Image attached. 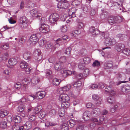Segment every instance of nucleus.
<instances>
[{"instance_id":"1","label":"nucleus","mask_w":130,"mask_h":130,"mask_svg":"<svg viewBox=\"0 0 130 130\" xmlns=\"http://www.w3.org/2000/svg\"><path fill=\"white\" fill-rule=\"evenodd\" d=\"M59 18V14L56 13L52 14L49 16V20L52 24H55Z\"/></svg>"},{"instance_id":"2","label":"nucleus","mask_w":130,"mask_h":130,"mask_svg":"<svg viewBox=\"0 0 130 130\" xmlns=\"http://www.w3.org/2000/svg\"><path fill=\"white\" fill-rule=\"evenodd\" d=\"M39 30L41 33L46 34L50 31V27L46 24L42 23L39 27Z\"/></svg>"},{"instance_id":"3","label":"nucleus","mask_w":130,"mask_h":130,"mask_svg":"<svg viewBox=\"0 0 130 130\" xmlns=\"http://www.w3.org/2000/svg\"><path fill=\"white\" fill-rule=\"evenodd\" d=\"M34 58L36 61H39L41 60L42 58V55L40 50L37 49L35 50L34 53Z\"/></svg>"},{"instance_id":"4","label":"nucleus","mask_w":130,"mask_h":130,"mask_svg":"<svg viewBox=\"0 0 130 130\" xmlns=\"http://www.w3.org/2000/svg\"><path fill=\"white\" fill-rule=\"evenodd\" d=\"M92 98L93 100L95 101L94 104L96 106H98L101 104L102 99L97 95L95 94L93 95Z\"/></svg>"},{"instance_id":"5","label":"nucleus","mask_w":130,"mask_h":130,"mask_svg":"<svg viewBox=\"0 0 130 130\" xmlns=\"http://www.w3.org/2000/svg\"><path fill=\"white\" fill-rule=\"evenodd\" d=\"M59 100L61 102L69 101V98L68 95L66 94H60L58 98Z\"/></svg>"},{"instance_id":"6","label":"nucleus","mask_w":130,"mask_h":130,"mask_svg":"<svg viewBox=\"0 0 130 130\" xmlns=\"http://www.w3.org/2000/svg\"><path fill=\"white\" fill-rule=\"evenodd\" d=\"M29 40L32 44L36 43L39 40V38L36 34H33L30 37Z\"/></svg>"},{"instance_id":"7","label":"nucleus","mask_w":130,"mask_h":130,"mask_svg":"<svg viewBox=\"0 0 130 130\" xmlns=\"http://www.w3.org/2000/svg\"><path fill=\"white\" fill-rule=\"evenodd\" d=\"M28 22V20L27 18L25 16H23L20 18V22L21 24L23 25H25V26H24V28H26L27 26V24Z\"/></svg>"},{"instance_id":"8","label":"nucleus","mask_w":130,"mask_h":130,"mask_svg":"<svg viewBox=\"0 0 130 130\" xmlns=\"http://www.w3.org/2000/svg\"><path fill=\"white\" fill-rule=\"evenodd\" d=\"M46 93L44 91H41L37 92L36 95L37 98L39 99H42L45 96Z\"/></svg>"},{"instance_id":"9","label":"nucleus","mask_w":130,"mask_h":130,"mask_svg":"<svg viewBox=\"0 0 130 130\" xmlns=\"http://www.w3.org/2000/svg\"><path fill=\"white\" fill-rule=\"evenodd\" d=\"M104 43L106 45H112L115 44V42L114 39L112 40L108 38L105 39L104 41Z\"/></svg>"},{"instance_id":"10","label":"nucleus","mask_w":130,"mask_h":130,"mask_svg":"<svg viewBox=\"0 0 130 130\" xmlns=\"http://www.w3.org/2000/svg\"><path fill=\"white\" fill-rule=\"evenodd\" d=\"M104 66L105 69H108L110 68L113 66V63L112 61H107L104 63Z\"/></svg>"},{"instance_id":"11","label":"nucleus","mask_w":130,"mask_h":130,"mask_svg":"<svg viewBox=\"0 0 130 130\" xmlns=\"http://www.w3.org/2000/svg\"><path fill=\"white\" fill-rule=\"evenodd\" d=\"M90 112L88 111H85L83 113V118L85 121H87L90 119L91 115Z\"/></svg>"},{"instance_id":"12","label":"nucleus","mask_w":130,"mask_h":130,"mask_svg":"<svg viewBox=\"0 0 130 130\" xmlns=\"http://www.w3.org/2000/svg\"><path fill=\"white\" fill-rule=\"evenodd\" d=\"M89 31L91 33V34L94 36L99 33V30L95 29V28L94 27H90L89 29Z\"/></svg>"},{"instance_id":"13","label":"nucleus","mask_w":130,"mask_h":130,"mask_svg":"<svg viewBox=\"0 0 130 130\" xmlns=\"http://www.w3.org/2000/svg\"><path fill=\"white\" fill-rule=\"evenodd\" d=\"M46 48L47 49H51L52 51H54L55 50V47H54L53 44L49 42H47L45 45Z\"/></svg>"},{"instance_id":"14","label":"nucleus","mask_w":130,"mask_h":130,"mask_svg":"<svg viewBox=\"0 0 130 130\" xmlns=\"http://www.w3.org/2000/svg\"><path fill=\"white\" fill-rule=\"evenodd\" d=\"M106 92L109 93L111 95H114L116 94V92L113 90H112L111 87L110 86H107L105 89Z\"/></svg>"},{"instance_id":"15","label":"nucleus","mask_w":130,"mask_h":130,"mask_svg":"<svg viewBox=\"0 0 130 130\" xmlns=\"http://www.w3.org/2000/svg\"><path fill=\"white\" fill-rule=\"evenodd\" d=\"M125 47V45L123 44L119 43L116 45L115 47V49L118 52H120L123 50Z\"/></svg>"},{"instance_id":"16","label":"nucleus","mask_w":130,"mask_h":130,"mask_svg":"<svg viewBox=\"0 0 130 130\" xmlns=\"http://www.w3.org/2000/svg\"><path fill=\"white\" fill-rule=\"evenodd\" d=\"M108 21L111 25L116 24L115 16H111L109 17L108 19Z\"/></svg>"},{"instance_id":"17","label":"nucleus","mask_w":130,"mask_h":130,"mask_svg":"<svg viewBox=\"0 0 130 130\" xmlns=\"http://www.w3.org/2000/svg\"><path fill=\"white\" fill-rule=\"evenodd\" d=\"M130 90V86L127 85H126L122 86L121 88V90L123 92H127Z\"/></svg>"},{"instance_id":"18","label":"nucleus","mask_w":130,"mask_h":130,"mask_svg":"<svg viewBox=\"0 0 130 130\" xmlns=\"http://www.w3.org/2000/svg\"><path fill=\"white\" fill-rule=\"evenodd\" d=\"M61 105L62 107L64 109H66L69 107L70 105V103L68 102V101L61 102Z\"/></svg>"},{"instance_id":"19","label":"nucleus","mask_w":130,"mask_h":130,"mask_svg":"<svg viewBox=\"0 0 130 130\" xmlns=\"http://www.w3.org/2000/svg\"><path fill=\"white\" fill-rule=\"evenodd\" d=\"M37 19H40V22L41 23L45 22L46 21V18L44 17L42 18V15L41 13H37V15L36 16Z\"/></svg>"},{"instance_id":"20","label":"nucleus","mask_w":130,"mask_h":130,"mask_svg":"<svg viewBox=\"0 0 130 130\" xmlns=\"http://www.w3.org/2000/svg\"><path fill=\"white\" fill-rule=\"evenodd\" d=\"M23 57L25 60H30L31 59V57L29 52H25L23 54Z\"/></svg>"},{"instance_id":"21","label":"nucleus","mask_w":130,"mask_h":130,"mask_svg":"<svg viewBox=\"0 0 130 130\" xmlns=\"http://www.w3.org/2000/svg\"><path fill=\"white\" fill-rule=\"evenodd\" d=\"M42 107L41 106H38L34 108H33V110L34 113L36 114L39 112V111H40L42 109Z\"/></svg>"},{"instance_id":"22","label":"nucleus","mask_w":130,"mask_h":130,"mask_svg":"<svg viewBox=\"0 0 130 130\" xmlns=\"http://www.w3.org/2000/svg\"><path fill=\"white\" fill-rule=\"evenodd\" d=\"M46 115L45 111L44 110H41L38 114V116L39 118L42 119Z\"/></svg>"},{"instance_id":"23","label":"nucleus","mask_w":130,"mask_h":130,"mask_svg":"<svg viewBox=\"0 0 130 130\" xmlns=\"http://www.w3.org/2000/svg\"><path fill=\"white\" fill-rule=\"evenodd\" d=\"M14 121L15 123H19L22 120V118L19 116H15L13 117Z\"/></svg>"},{"instance_id":"24","label":"nucleus","mask_w":130,"mask_h":130,"mask_svg":"<svg viewBox=\"0 0 130 130\" xmlns=\"http://www.w3.org/2000/svg\"><path fill=\"white\" fill-rule=\"evenodd\" d=\"M68 125L71 128L73 127L75 124V120L73 119H70L67 121Z\"/></svg>"},{"instance_id":"25","label":"nucleus","mask_w":130,"mask_h":130,"mask_svg":"<svg viewBox=\"0 0 130 130\" xmlns=\"http://www.w3.org/2000/svg\"><path fill=\"white\" fill-rule=\"evenodd\" d=\"M40 79L37 76L34 77L31 80V83L34 85H36L40 82Z\"/></svg>"},{"instance_id":"26","label":"nucleus","mask_w":130,"mask_h":130,"mask_svg":"<svg viewBox=\"0 0 130 130\" xmlns=\"http://www.w3.org/2000/svg\"><path fill=\"white\" fill-rule=\"evenodd\" d=\"M17 63V60L14 58H10L8 60V63L10 66L15 65Z\"/></svg>"},{"instance_id":"27","label":"nucleus","mask_w":130,"mask_h":130,"mask_svg":"<svg viewBox=\"0 0 130 130\" xmlns=\"http://www.w3.org/2000/svg\"><path fill=\"white\" fill-rule=\"evenodd\" d=\"M92 111L93 114L95 115H94L95 116H99L100 113V109L98 108H95L93 109Z\"/></svg>"},{"instance_id":"28","label":"nucleus","mask_w":130,"mask_h":130,"mask_svg":"<svg viewBox=\"0 0 130 130\" xmlns=\"http://www.w3.org/2000/svg\"><path fill=\"white\" fill-rule=\"evenodd\" d=\"M110 96L107 98V101L108 102L111 104H113L115 103V100L113 96Z\"/></svg>"},{"instance_id":"29","label":"nucleus","mask_w":130,"mask_h":130,"mask_svg":"<svg viewBox=\"0 0 130 130\" xmlns=\"http://www.w3.org/2000/svg\"><path fill=\"white\" fill-rule=\"evenodd\" d=\"M28 66V63L24 61H21L20 63V67L22 69H25Z\"/></svg>"},{"instance_id":"30","label":"nucleus","mask_w":130,"mask_h":130,"mask_svg":"<svg viewBox=\"0 0 130 130\" xmlns=\"http://www.w3.org/2000/svg\"><path fill=\"white\" fill-rule=\"evenodd\" d=\"M32 125L31 122L30 121L27 122L25 124L24 127L27 129H28L32 127Z\"/></svg>"},{"instance_id":"31","label":"nucleus","mask_w":130,"mask_h":130,"mask_svg":"<svg viewBox=\"0 0 130 130\" xmlns=\"http://www.w3.org/2000/svg\"><path fill=\"white\" fill-rule=\"evenodd\" d=\"M9 113V112L7 110H5L3 111L1 110L0 112V117L2 118L4 117L7 116Z\"/></svg>"},{"instance_id":"32","label":"nucleus","mask_w":130,"mask_h":130,"mask_svg":"<svg viewBox=\"0 0 130 130\" xmlns=\"http://www.w3.org/2000/svg\"><path fill=\"white\" fill-rule=\"evenodd\" d=\"M72 73V72L70 70H64L63 75L64 77H66L68 75H70Z\"/></svg>"},{"instance_id":"33","label":"nucleus","mask_w":130,"mask_h":130,"mask_svg":"<svg viewBox=\"0 0 130 130\" xmlns=\"http://www.w3.org/2000/svg\"><path fill=\"white\" fill-rule=\"evenodd\" d=\"M108 14V13L107 12L104 11L101 14L100 18L103 20L107 18Z\"/></svg>"},{"instance_id":"34","label":"nucleus","mask_w":130,"mask_h":130,"mask_svg":"<svg viewBox=\"0 0 130 130\" xmlns=\"http://www.w3.org/2000/svg\"><path fill=\"white\" fill-rule=\"evenodd\" d=\"M116 24H117L121 22L122 21V18L120 16L115 17Z\"/></svg>"},{"instance_id":"35","label":"nucleus","mask_w":130,"mask_h":130,"mask_svg":"<svg viewBox=\"0 0 130 130\" xmlns=\"http://www.w3.org/2000/svg\"><path fill=\"white\" fill-rule=\"evenodd\" d=\"M54 68L56 70L59 71L62 69V67L59 62L56 63L54 65Z\"/></svg>"},{"instance_id":"36","label":"nucleus","mask_w":130,"mask_h":130,"mask_svg":"<svg viewBox=\"0 0 130 130\" xmlns=\"http://www.w3.org/2000/svg\"><path fill=\"white\" fill-rule=\"evenodd\" d=\"M71 88V86L69 85H67V86H65L61 88V91L62 92L63 91H67L69 90Z\"/></svg>"},{"instance_id":"37","label":"nucleus","mask_w":130,"mask_h":130,"mask_svg":"<svg viewBox=\"0 0 130 130\" xmlns=\"http://www.w3.org/2000/svg\"><path fill=\"white\" fill-rule=\"evenodd\" d=\"M61 130H68L69 127L68 126V125L67 124L64 123L61 125Z\"/></svg>"},{"instance_id":"38","label":"nucleus","mask_w":130,"mask_h":130,"mask_svg":"<svg viewBox=\"0 0 130 130\" xmlns=\"http://www.w3.org/2000/svg\"><path fill=\"white\" fill-rule=\"evenodd\" d=\"M61 82V81L60 80L55 78L53 79L52 83L53 85L57 86Z\"/></svg>"},{"instance_id":"39","label":"nucleus","mask_w":130,"mask_h":130,"mask_svg":"<svg viewBox=\"0 0 130 130\" xmlns=\"http://www.w3.org/2000/svg\"><path fill=\"white\" fill-rule=\"evenodd\" d=\"M0 127L2 128L5 129L7 127V122L6 121H3L0 123Z\"/></svg>"},{"instance_id":"40","label":"nucleus","mask_w":130,"mask_h":130,"mask_svg":"<svg viewBox=\"0 0 130 130\" xmlns=\"http://www.w3.org/2000/svg\"><path fill=\"white\" fill-rule=\"evenodd\" d=\"M122 52L127 55H130V50L128 48L124 49L123 50Z\"/></svg>"},{"instance_id":"41","label":"nucleus","mask_w":130,"mask_h":130,"mask_svg":"<svg viewBox=\"0 0 130 130\" xmlns=\"http://www.w3.org/2000/svg\"><path fill=\"white\" fill-rule=\"evenodd\" d=\"M58 114L60 117H62L64 115V109H59L58 111Z\"/></svg>"},{"instance_id":"42","label":"nucleus","mask_w":130,"mask_h":130,"mask_svg":"<svg viewBox=\"0 0 130 130\" xmlns=\"http://www.w3.org/2000/svg\"><path fill=\"white\" fill-rule=\"evenodd\" d=\"M30 82V79L26 78H25L22 80V83L24 85L28 84Z\"/></svg>"},{"instance_id":"43","label":"nucleus","mask_w":130,"mask_h":130,"mask_svg":"<svg viewBox=\"0 0 130 130\" xmlns=\"http://www.w3.org/2000/svg\"><path fill=\"white\" fill-rule=\"evenodd\" d=\"M46 40L45 39H44L41 40L39 42V44L40 46H42L46 43H47Z\"/></svg>"},{"instance_id":"44","label":"nucleus","mask_w":130,"mask_h":130,"mask_svg":"<svg viewBox=\"0 0 130 130\" xmlns=\"http://www.w3.org/2000/svg\"><path fill=\"white\" fill-rule=\"evenodd\" d=\"M71 50V48L70 47H68L67 48L64 52L65 54L67 55L68 56H70V55Z\"/></svg>"},{"instance_id":"45","label":"nucleus","mask_w":130,"mask_h":130,"mask_svg":"<svg viewBox=\"0 0 130 130\" xmlns=\"http://www.w3.org/2000/svg\"><path fill=\"white\" fill-rule=\"evenodd\" d=\"M117 37L122 40L124 39L125 38H126L127 37V36L124 34H119L117 35Z\"/></svg>"},{"instance_id":"46","label":"nucleus","mask_w":130,"mask_h":130,"mask_svg":"<svg viewBox=\"0 0 130 130\" xmlns=\"http://www.w3.org/2000/svg\"><path fill=\"white\" fill-rule=\"evenodd\" d=\"M82 83L81 81H78L75 82L74 84V87L76 88L79 87L81 85Z\"/></svg>"},{"instance_id":"47","label":"nucleus","mask_w":130,"mask_h":130,"mask_svg":"<svg viewBox=\"0 0 130 130\" xmlns=\"http://www.w3.org/2000/svg\"><path fill=\"white\" fill-rule=\"evenodd\" d=\"M76 11V9L75 8H72L69 9L68 14H72L74 13H75Z\"/></svg>"},{"instance_id":"48","label":"nucleus","mask_w":130,"mask_h":130,"mask_svg":"<svg viewBox=\"0 0 130 130\" xmlns=\"http://www.w3.org/2000/svg\"><path fill=\"white\" fill-rule=\"evenodd\" d=\"M30 14L32 17H36L37 14V11L35 9H33L30 11Z\"/></svg>"},{"instance_id":"49","label":"nucleus","mask_w":130,"mask_h":130,"mask_svg":"<svg viewBox=\"0 0 130 130\" xmlns=\"http://www.w3.org/2000/svg\"><path fill=\"white\" fill-rule=\"evenodd\" d=\"M32 68L28 66L25 69V71L26 73L29 74L31 72Z\"/></svg>"},{"instance_id":"50","label":"nucleus","mask_w":130,"mask_h":130,"mask_svg":"<svg viewBox=\"0 0 130 130\" xmlns=\"http://www.w3.org/2000/svg\"><path fill=\"white\" fill-rule=\"evenodd\" d=\"M63 8L67 9L69 6V5L67 1V2H63Z\"/></svg>"},{"instance_id":"51","label":"nucleus","mask_w":130,"mask_h":130,"mask_svg":"<svg viewBox=\"0 0 130 130\" xmlns=\"http://www.w3.org/2000/svg\"><path fill=\"white\" fill-rule=\"evenodd\" d=\"M84 63L86 64H88L90 62V59L89 57H85L84 59Z\"/></svg>"},{"instance_id":"52","label":"nucleus","mask_w":130,"mask_h":130,"mask_svg":"<svg viewBox=\"0 0 130 130\" xmlns=\"http://www.w3.org/2000/svg\"><path fill=\"white\" fill-rule=\"evenodd\" d=\"M56 114V111L54 109H52L49 113V115L51 117L54 116Z\"/></svg>"},{"instance_id":"53","label":"nucleus","mask_w":130,"mask_h":130,"mask_svg":"<svg viewBox=\"0 0 130 130\" xmlns=\"http://www.w3.org/2000/svg\"><path fill=\"white\" fill-rule=\"evenodd\" d=\"M61 30L62 32H66L67 30V26L66 25L64 26H62L61 27Z\"/></svg>"},{"instance_id":"54","label":"nucleus","mask_w":130,"mask_h":130,"mask_svg":"<svg viewBox=\"0 0 130 130\" xmlns=\"http://www.w3.org/2000/svg\"><path fill=\"white\" fill-rule=\"evenodd\" d=\"M90 73V71L89 69H85L84 72L83 74L84 76H86L88 75Z\"/></svg>"},{"instance_id":"55","label":"nucleus","mask_w":130,"mask_h":130,"mask_svg":"<svg viewBox=\"0 0 130 130\" xmlns=\"http://www.w3.org/2000/svg\"><path fill=\"white\" fill-rule=\"evenodd\" d=\"M9 47V44L8 43H5L1 46V48L4 50H6Z\"/></svg>"},{"instance_id":"56","label":"nucleus","mask_w":130,"mask_h":130,"mask_svg":"<svg viewBox=\"0 0 130 130\" xmlns=\"http://www.w3.org/2000/svg\"><path fill=\"white\" fill-rule=\"evenodd\" d=\"M92 65L93 67H99L100 65V63L98 60H95L94 62Z\"/></svg>"},{"instance_id":"57","label":"nucleus","mask_w":130,"mask_h":130,"mask_svg":"<svg viewBox=\"0 0 130 130\" xmlns=\"http://www.w3.org/2000/svg\"><path fill=\"white\" fill-rule=\"evenodd\" d=\"M66 60V58L65 56H63L60 57L59 59L60 62L62 63L65 62Z\"/></svg>"},{"instance_id":"58","label":"nucleus","mask_w":130,"mask_h":130,"mask_svg":"<svg viewBox=\"0 0 130 130\" xmlns=\"http://www.w3.org/2000/svg\"><path fill=\"white\" fill-rule=\"evenodd\" d=\"M21 84L20 82H18L16 83L14 85L15 88L17 89H20L21 87Z\"/></svg>"},{"instance_id":"59","label":"nucleus","mask_w":130,"mask_h":130,"mask_svg":"<svg viewBox=\"0 0 130 130\" xmlns=\"http://www.w3.org/2000/svg\"><path fill=\"white\" fill-rule=\"evenodd\" d=\"M36 117L34 115H30L29 116V120L31 121H33L36 119Z\"/></svg>"},{"instance_id":"60","label":"nucleus","mask_w":130,"mask_h":130,"mask_svg":"<svg viewBox=\"0 0 130 130\" xmlns=\"http://www.w3.org/2000/svg\"><path fill=\"white\" fill-rule=\"evenodd\" d=\"M49 62L54 63L55 61V58L54 57H51L48 59Z\"/></svg>"},{"instance_id":"61","label":"nucleus","mask_w":130,"mask_h":130,"mask_svg":"<svg viewBox=\"0 0 130 130\" xmlns=\"http://www.w3.org/2000/svg\"><path fill=\"white\" fill-rule=\"evenodd\" d=\"M2 57H3V60H6L8 58V53H4Z\"/></svg>"},{"instance_id":"62","label":"nucleus","mask_w":130,"mask_h":130,"mask_svg":"<svg viewBox=\"0 0 130 130\" xmlns=\"http://www.w3.org/2000/svg\"><path fill=\"white\" fill-rule=\"evenodd\" d=\"M86 106L88 108H93L94 107V105L90 103H88L86 105Z\"/></svg>"},{"instance_id":"63","label":"nucleus","mask_w":130,"mask_h":130,"mask_svg":"<svg viewBox=\"0 0 130 130\" xmlns=\"http://www.w3.org/2000/svg\"><path fill=\"white\" fill-rule=\"evenodd\" d=\"M80 33V31L78 30H75L74 31V33L73 32L72 33H71V36H72L73 37H74L75 36L74 35V34L77 35L79 34Z\"/></svg>"},{"instance_id":"64","label":"nucleus","mask_w":130,"mask_h":130,"mask_svg":"<svg viewBox=\"0 0 130 130\" xmlns=\"http://www.w3.org/2000/svg\"><path fill=\"white\" fill-rule=\"evenodd\" d=\"M17 111L19 112H21L24 110V108L22 106H18L17 109Z\"/></svg>"}]
</instances>
